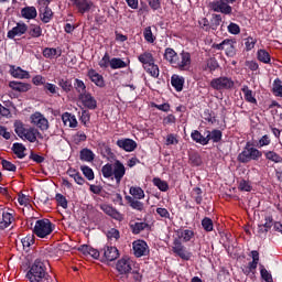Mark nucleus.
<instances>
[{
  "mask_svg": "<svg viewBox=\"0 0 282 282\" xmlns=\"http://www.w3.org/2000/svg\"><path fill=\"white\" fill-rule=\"evenodd\" d=\"M153 184H154V186L159 187V191H163V192L169 191V184L159 177L153 178Z\"/></svg>",
  "mask_w": 282,
  "mask_h": 282,
  "instance_id": "obj_50",
  "label": "nucleus"
},
{
  "mask_svg": "<svg viewBox=\"0 0 282 282\" xmlns=\"http://www.w3.org/2000/svg\"><path fill=\"white\" fill-rule=\"evenodd\" d=\"M117 147L127 153H131L134 149H138V143L132 139H119L117 141Z\"/></svg>",
  "mask_w": 282,
  "mask_h": 282,
  "instance_id": "obj_17",
  "label": "nucleus"
},
{
  "mask_svg": "<svg viewBox=\"0 0 282 282\" xmlns=\"http://www.w3.org/2000/svg\"><path fill=\"white\" fill-rule=\"evenodd\" d=\"M257 58L260 63H264V65H270V62L272 61L270 53L265 50H258Z\"/></svg>",
  "mask_w": 282,
  "mask_h": 282,
  "instance_id": "obj_38",
  "label": "nucleus"
},
{
  "mask_svg": "<svg viewBox=\"0 0 282 282\" xmlns=\"http://www.w3.org/2000/svg\"><path fill=\"white\" fill-rule=\"evenodd\" d=\"M226 0H218L212 2L210 8L214 12H221V14H232V7H230Z\"/></svg>",
  "mask_w": 282,
  "mask_h": 282,
  "instance_id": "obj_12",
  "label": "nucleus"
},
{
  "mask_svg": "<svg viewBox=\"0 0 282 282\" xmlns=\"http://www.w3.org/2000/svg\"><path fill=\"white\" fill-rule=\"evenodd\" d=\"M228 33L229 34H239L241 32V28L237 23L231 22L228 28Z\"/></svg>",
  "mask_w": 282,
  "mask_h": 282,
  "instance_id": "obj_61",
  "label": "nucleus"
},
{
  "mask_svg": "<svg viewBox=\"0 0 282 282\" xmlns=\"http://www.w3.org/2000/svg\"><path fill=\"white\" fill-rule=\"evenodd\" d=\"M241 91L245 96L246 102H250V105H257V98L254 97V93L250 90L248 86H243Z\"/></svg>",
  "mask_w": 282,
  "mask_h": 282,
  "instance_id": "obj_31",
  "label": "nucleus"
},
{
  "mask_svg": "<svg viewBox=\"0 0 282 282\" xmlns=\"http://www.w3.org/2000/svg\"><path fill=\"white\" fill-rule=\"evenodd\" d=\"M99 67L101 69H107V67H111V57L109 56V53H105L102 58L99 61Z\"/></svg>",
  "mask_w": 282,
  "mask_h": 282,
  "instance_id": "obj_46",
  "label": "nucleus"
},
{
  "mask_svg": "<svg viewBox=\"0 0 282 282\" xmlns=\"http://www.w3.org/2000/svg\"><path fill=\"white\" fill-rule=\"evenodd\" d=\"M192 197H193L194 202H196V204H202V202H203L202 188H199V187L194 188L192 192Z\"/></svg>",
  "mask_w": 282,
  "mask_h": 282,
  "instance_id": "obj_55",
  "label": "nucleus"
},
{
  "mask_svg": "<svg viewBox=\"0 0 282 282\" xmlns=\"http://www.w3.org/2000/svg\"><path fill=\"white\" fill-rule=\"evenodd\" d=\"M256 45H257V39L249 36L245 40V47H246L247 52L254 50Z\"/></svg>",
  "mask_w": 282,
  "mask_h": 282,
  "instance_id": "obj_53",
  "label": "nucleus"
},
{
  "mask_svg": "<svg viewBox=\"0 0 282 282\" xmlns=\"http://www.w3.org/2000/svg\"><path fill=\"white\" fill-rule=\"evenodd\" d=\"M62 121L64 122L65 127H69L70 129H76V127H78L76 116L72 115L70 112H64L62 115Z\"/></svg>",
  "mask_w": 282,
  "mask_h": 282,
  "instance_id": "obj_22",
  "label": "nucleus"
},
{
  "mask_svg": "<svg viewBox=\"0 0 282 282\" xmlns=\"http://www.w3.org/2000/svg\"><path fill=\"white\" fill-rule=\"evenodd\" d=\"M130 228H131L133 235H140L142 232V230H147V228H149V224H147L142 220L131 221Z\"/></svg>",
  "mask_w": 282,
  "mask_h": 282,
  "instance_id": "obj_27",
  "label": "nucleus"
},
{
  "mask_svg": "<svg viewBox=\"0 0 282 282\" xmlns=\"http://www.w3.org/2000/svg\"><path fill=\"white\" fill-rule=\"evenodd\" d=\"M79 100L86 107V109H96L98 107V102L96 101V98L91 96L89 93H84L79 95Z\"/></svg>",
  "mask_w": 282,
  "mask_h": 282,
  "instance_id": "obj_16",
  "label": "nucleus"
},
{
  "mask_svg": "<svg viewBox=\"0 0 282 282\" xmlns=\"http://www.w3.org/2000/svg\"><path fill=\"white\" fill-rule=\"evenodd\" d=\"M104 257L107 261H116L120 257V252L116 247H105L104 248Z\"/></svg>",
  "mask_w": 282,
  "mask_h": 282,
  "instance_id": "obj_24",
  "label": "nucleus"
},
{
  "mask_svg": "<svg viewBox=\"0 0 282 282\" xmlns=\"http://www.w3.org/2000/svg\"><path fill=\"white\" fill-rule=\"evenodd\" d=\"M207 138H209V141L213 140V142H220L221 141V131L220 130H213L207 131Z\"/></svg>",
  "mask_w": 282,
  "mask_h": 282,
  "instance_id": "obj_49",
  "label": "nucleus"
},
{
  "mask_svg": "<svg viewBox=\"0 0 282 282\" xmlns=\"http://www.w3.org/2000/svg\"><path fill=\"white\" fill-rule=\"evenodd\" d=\"M21 243H22L24 250H26L28 248H30V246H33L34 235H29V236L22 238Z\"/></svg>",
  "mask_w": 282,
  "mask_h": 282,
  "instance_id": "obj_54",
  "label": "nucleus"
},
{
  "mask_svg": "<svg viewBox=\"0 0 282 282\" xmlns=\"http://www.w3.org/2000/svg\"><path fill=\"white\" fill-rule=\"evenodd\" d=\"M43 34V29H41L39 25H33L30 30V35L33 39H39Z\"/></svg>",
  "mask_w": 282,
  "mask_h": 282,
  "instance_id": "obj_58",
  "label": "nucleus"
},
{
  "mask_svg": "<svg viewBox=\"0 0 282 282\" xmlns=\"http://www.w3.org/2000/svg\"><path fill=\"white\" fill-rule=\"evenodd\" d=\"M131 208H133L134 210H144V204H142V202L133 199L131 196L127 197Z\"/></svg>",
  "mask_w": 282,
  "mask_h": 282,
  "instance_id": "obj_45",
  "label": "nucleus"
},
{
  "mask_svg": "<svg viewBox=\"0 0 282 282\" xmlns=\"http://www.w3.org/2000/svg\"><path fill=\"white\" fill-rule=\"evenodd\" d=\"M80 171L85 177H94V170L87 165H82Z\"/></svg>",
  "mask_w": 282,
  "mask_h": 282,
  "instance_id": "obj_64",
  "label": "nucleus"
},
{
  "mask_svg": "<svg viewBox=\"0 0 282 282\" xmlns=\"http://www.w3.org/2000/svg\"><path fill=\"white\" fill-rule=\"evenodd\" d=\"M191 138H192V140H194V142H197L198 144H203V147H206V144H208V142H209V138L203 137L202 133L197 130H194L191 133Z\"/></svg>",
  "mask_w": 282,
  "mask_h": 282,
  "instance_id": "obj_32",
  "label": "nucleus"
},
{
  "mask_svg": "<svg viewBox=\"0 0 282 282\" xmlns=\"http://www.w3.org/2000/svg\"><path fill=\"white\" fill-rule=\"evenodd\" d=\"M75 89L76 91L80 94H87V86H85V82L80 79H75Z\"/></svg>",
  "mask_w": 282,
  "mask_h": 282,
  "instance_id": "obj_51",
  "label": "nucleus"
},
{
  "mask_svg": "<svg viewBox=\"0 0 282 282\" xmlns=\"http://www.w3.org/2000/svg\"><path fill=\"white\" fill-rule=\"evenodd\" d=\"M260 274L265 282H272V274L265 270L263 264H260Z\"/></svg>",
  "mask_w": 282,
  "mask_h": 282,
  "instance_id": "obj_57",
  "label": "nucleus"
},
{
  "mask_svg": "<svg viewBox=\"0 0 282 282\" xmlns=\"http://www.w3.org/2000/svg\"><path fill=\"white\" fill-rule=\"evenodd\" d=\"M45 276H47V262L36 259L26 273V279L30 282H43Z\"/></svg>",
  "mask_w": 282,
  "mask_h": 282,
  "instance_id": "obj_2",
  "label": "nucleus"
},
{
  "mask_svg": "<svg viewBox=\"0 0 282 282\" xmlns=\"http://www.w3.org/2000/svg\"><path fill=\"white\" fill-rule=\"evenodd\" d=\"M235 42H232V40L230 39H226L224 40L221 43L219 44H213V48L214 50H226V54L227 56H232L235 54V45H234Z\"/></svg>",
  "mask_w": 282,
  "mask_h": 282,
  "instance_id": "obj_15",
  "label": "nucleus"
},
{
  "mask_svg": "<svg viewBox=\"0 0 282 282\" xmlns=\"http://www.w3.org/2000/svg\"><path fill=\"white\" fill-rule=\"evenodd\" d=\"M272 140L270 139V135L264 134L261 137V139L259 140L258 144L259 147H270Z\"/></svg>",
  "mask_w": 282,
  "mask_h": 282,
  "instance_id": "obj_63",
  "label": "nucleus"
},
{
  "mask_svg": "<svg viewBox=\"0 0 282 282\" xmlns=\"http://www.w3.org/2000/svg\"><path fill=\"white\" fill-rule=\"evenodd\" d=\"M9 87L13 89V91H20L22 94L32 89V85L21 82H10Z\"/></svg>",
  "mask_w": 282,
  "mask_h": 282,
  "instance_id": "obj_26",
  "label": "nucleus"
},
{
  "mask_svg": "<svg viewBox=\"0 0 282 282\" xmlns=\"http://www.w3.org/2000/svg\"><path fill=\"white\" fill-rule=\"evenodd\" d=\"M262 155L263 152L259 151L257 148H245V150L238 155V160L246 164L248 162H252V160H259Z\"/></svg>",
  "mask_w": 282,
  "mask_h": 282,
  "instance_id": "obj_7",
  "label": "nucleus"
},
{
  "mask_svg": "<svg viewBox=\"0 0 282 282\" xmlns=\"http://www.w3.org/2000/svg\"><path fill=\"white\" fill-rule=\"evenodd\" d=\"M139 63L143 65V67H147V65H151L152 63H155V58H153V54L151 52H144L138 56Z\"/></svg>",
  "mask_w": 282,
  "mask_h": 282,
  "instance_id": "obj_29",
  "label": "nucleus"
},
{
  "mask_svg": "<svg viewBox=\"0 0 282 282\" xmlns=\"http://www.w3.org/2000/svg\"><path fill=\"white\" fill-rule=\"evenodd\" d=\"M14 131L21 140H26V142L34 143L36 140H43V134L36 128H26L25 123L21 120H15L13 123Z\"/></svg>",
  "mask_w": 282,
  "mask_h": 282,
  "instance_id": "obj_1",
  "label": "nucleus"
},
{
  "mask_svg": "<svg viewBox=\"0 0 282 282\" xmlns=\"http://www.w3.org/2000/svg\"><path fill=\"white\" fill-rule=\"evenodd\" d=\"M252 261L249 263V270H257V265H259V251L253 250L251 251Z\"/></svg>",
  "mask_w": 282,
  "mask_h": 282,
  "instance_id": "obj_44",
  "label": "nucleus"
},
{
  "mask_svg": "<svg viewBox=\"0 0 282 282\" xmlns=\"http://www.w3.org/2000/svg\"><path fill=\"white\" fill-rule=\"evenodd\" d=\"M116 270L119 274H129L133 270V261L129 257H123L117 261Z\"/></svg>",
  "mask_w": 282,
  "mask_h": 282,
  "instance_id": "obj_10",
  "label": "nucleus"
},
{
  "mask_svg": "<svg viewBox=\"0 0 282 282\" xmlns=\"http://www.w3.org/2000/svg\"><path fill=\"white\" fill-rule=\"evenodd\" d=\"M238 184L239 191H245L246 193H250V191H252V184L248 178H240Z\"/></svg>",
  "mask_w": 282,
  "mask_h": 282,
  "instance_id": "obj_43",
  "label": "nucleus"
},
{
  "mask_svg": "<svg viewBox=\"0 0 282 282\" xmlns=\"http://www.w3.org/2000/svg\"><path fill=\"white\" fill-rule=\"evenodd\" d=\"M101 173L104 177H124V173H127V169L124 164L120 161H115L113 164H106L101 169Z\"/></svg>",
  "mask_w": 282,
  "mask_h": 282,
  "instance_id": "obj_3",
  "label": "nucleus"
},
{
  "mask_svg": "<svg viewBox=\"0 0 282 282\" xmlns=\"http://www.w3.org/2000/svg\"><path fill=\"white\" fill-rule=\"evenodd\" d=\"M180 237L181 239H183V241L187 242V241H191L193 237H195V232H193V230L191 229H185L181 231Z\"/></svg>",
  "mask_w": 282,
  "mask_h": 282,
  "instance_id": "obj_52",
  "label": "nucleus"
},
{
  "mask_svg": "<svg viewBox=\"0 0 282 282\" xmlns=\"http://www.w3.org/2000/svg\"><path fill=\"white\" fill-rule=\"evenodd\" d=\"M28 32V24L25 23H18L17 26L11 29L7 36L8 39H14L15 36H23Z\"/></svg>",
  "mask_w": 282,
  "mask_h": 282,
  "instance_id": "obj_18",
  "label": "nucleus"
},
{
  "mask_svg": "<svg viewBox=\"0 0 282 282\" xmlns=\"http://www.w3.org/2000/svg\"><path fill=\"white\" fill-rule=\"evenodd\" d=\"M212 89L216 91H228L235 87V80L228 76L213 78L209 83Z\"/></svg>",
  "mask_w": 282,
  "mask_h": 282,
  "instance_id": "obj_5",
  "label": "nucleus"
},
{
  "mask_svg": "<svg viewBox=\"0 0 282 282\" xmlns=\"http://www.w3.org/2000/svg\"><path fill=\"white\" fill-rule=\"evenodd\" d=\"M55 199L58 206H62V208H67V198H65L63 194H56Z\"/></svg>",
  "mask_w": 282,
  "mask_h": 282,
  "instance_id": "obj_62",
  "label": "nucleus"
},
{
  "mask_svg": "<svg viewBox=\"0 0 282 282\" xmlns=\"http://www.w3.org/2000/svg\"><path fill=\"white\" fill-rule=\"evenodd\" d=\"M73 144H83V142H87V134L84 131H78L72 137Z\"/></svg>",
  "mask_w": 282,
  "mask_h": 282,
  "instance_id": "obj_41",
  "label": "nucleus"
},
{
  "mask_svg": "<svg viewBox=\"0 0 282 282\" xmlns=\"http://www.w3.org/2000/svg\"><path fill=\"white\" fill-rule=\"evenodd\" d=\"M100 208L106 215H108L112 219H116L117 221H122V219H124V216H122V214H120V212H118L112 206L101 205Z\"/></svg>",
  "mask_w": 282,
  "mask_h": 282,
  "instance_id": "obj_19",
  "label": "nucleus"
},
{
  "mask_svg": "<svg viewBox=\"0 0 282 282\" xmlns=\"http://www.w3.org/2000/svg\"><path fill=\"white\" fill-rule=\"evenodd\" d=\"M88 78L94 83L97 87H105V77L100 75L96 69L90 68L88 70Z\"/></svg>",
  "mask_w": 282,
  "mask_h": 282,
  "instance_id": "obj_20",
  "label": "nucleus"
},
{
  "mask_svg": "<svg viewBox=\"0 0 282 282\" xmlns=\"http://www.w3.org/2000/svg\"><path fill=\"white\" fill-rule=\"evenodd\" d=\"M265 160L269 162H274V164H279L282 162V143H281V153H276L274 150H268L264 152Z\"/></svg>",
  "mask_w": 282,
  "mask_h": 282,
  "instance_id": "obj_25",
  "label": "nucleus"
},
{
  "mask_svg": "<svg viewBox=\"0 0 282 282\" xmlns=\"http://www.w3.org/2000/svg\"><path fill=\"white\" fill-rule=\"evenodd\" d=\"M30 122L33 127L40 129V131H47L50 129V121L45 118V115L36 111L30 116Z\"/></svg>",
  "mask_w": 282,
  "mask_h": 282,
  "instance_id": "obj_8",
  "label": "nucleus"
},
{
  "mask_svg": "<svg viewBox=\"0 0 282 282\" xmlns=\"http://www.w3.org/2000/svg\"><path fill=\"white\" fill-rule=\"evenodd\" d=\"M110 67L112 69H124V67H129V64L120 57H113L110 59Z\"/></svg>",
  "mask_w": 282,
  "mask_h": 282,
  "instance_id": "obj_36",
  "label": "nucleus"
},
{
  "mask_svg": "<svg viewBox=\"0 0 282 282\" xmlns=\"http://www.w3.org/2000/svg\"><path fill=\"white\" fill-rule=\"evenodd\" d=\"M10 74L13 78H20L22 80L23 78H30V73L28 70H23L21 67L11 66Z\"/></svg>",
  "mask_w": 282,
  "mask_h": 282,
  "instance_id": "obj_30",
  "label": "nucleus"
},
{
  "mask_svg": "<svg viewBox=\"0 0 282 282\" xmlns=\"http://www.w3.org/2000/svg\"><path fill=\"white\" fill-rule=\"evenodd\" d=\"M202 226L204 228V230H206V232H212L213 230V220L210 218H204L202 220Z\"/></svg>",
  "mask_w": 282,
  "mask_h": 282,
  "instance_id": "obj_59",
  "label": "nucleus"
},
{
  "mask_svg": "<svg viewBox=\"0 0 282 282\" xmlns=\"http://www.w3.org/2000/svg\"><path fill=\"white\" fill-rule=\"evenodd\" d=\"M134 257H147L149 254V245L144 240H137L132 243Z\"/></svg>",
  "mask_w": 282,
  "mask_h": 282,
  "instance_id": "obj_13",
  "label": "nucleus"
},
{
  "mask_svg": "<svg viewBox=\"0 0 282 282\" xmlns=\"http://www.w3.org/2000/svg\"><path fill=\"white\" fill-rule=\"evenodd\" d=\"M12 151L14 155H17V158H19L20 160H23V158H25L26 149L25 145H23V143H13Z\"/></svg>",
  "mask_w": 282,
  "mask_h": 282,
  "instance_id": "obj_35",
  "label": "nucleus"
},
{
  "mask_svg": "<svg viewBox=\"0 0 282 282\" xmlns=\"http://www.w3.org/2000/svg\"><path fill=\"white\" fill-rule=\"evenodd\" d=\"M40 17L43 23H50L52 21V17H54L52 9H50L48 7H44V9L40 10Z\"/></svg>",
  "mask_w": 282,
  "mask_h": 282,
  "instance_id": "obj_39",
  "label": "nucleus"
},
{
  "mask_svg": "<svg viewBox=\"0 0 282 282\" xmlns=\"http://www.w3.org/2000/svg\"><path fill=\"white\" fill-rule=\"evenodd\" d=\"M185 79L183 76L180 75H172L171 77V85L174 87L175 91H182L184 89Z\"/></svg>",
  "mask_w": 282,
  "mask_h": 282,
  "instance_id": "obj_28",
  "label": "nucleus"
},
{
  "mask_svg": "<svg viewBox=\"0 0 282 282\" xmlns=\"http://www.w3.org/2000/svg\"><path fill=\"white\" fill-rule=\"evenodd\" d=\"M130 195L135 199H144V191L141 187H131Z\"/></svg>",
  "mask_w": 282,
  "mask_h": 282,
  "instance_id": "obj_48",
  "label": "nucleus"
},
{
  "mask_svg": "<svg viewBox=\"0 0 282 282\" xmlns=\"http://www.w3.org/2000/svg\"><path fill=\"white\" fill-rule=\"evenodd\" d=\"M14 220L12 213L8 209L0 208V229L6 230V228L10 227V224Z\"/></svg>",
  "mask_w": 282,
  "mask_h": 282,
  "instance_id": "obj_14",
  "label": "nucleus"
},
{
  "mask_svg": "<svg viewBox=\"0 0 282 282\" xmlns=\"http://www.w3.org/2000/svg\"><path fill=\"white\" fill-rule=\"evenodd\" d=\"M177 135L170 133L166 137L165 144L166 147H171V144H178Z\"/></svg>",
  "mask_w": 282,
  "mask_h": 282,
  "instance_id": "obj_60",
  "label": "nucleus"
},
{
  "mask_svg": "<svg viewBox=\"0 0 282 282\" xmlns=\"http://www.w3.org/2000/svg\"><path fill=\"white\" fill-rule=\"evenodd\" d=\"M36 8L34 7H26L21 10V17L23 19H28L29 21L37 17Z\"/></svg>",
  "mask_w": 282,
  "mask_h": 282,
  "instance_id": "obj_33",
  "label": "nucleus"
},
{
  "mask_svg": "<svg viewBox=\"0 0 282 282\" xmlns=\"http://www.w3.org/2000/svg\"><path fill=\"white\" fill-rule=\"evenodd\" d=\"M143 37L147 43H155V35H153V31H151V26H147L143 31Z\"/></svg>",
  "mask_w": 282,
  "mask_h": 282,
  "instance_id": "obj_47",
  "label": "nucleus"
},
{
  "mask_svg": "<svg viewBox=\"0 0 282 282\" xmlns=\"http://www.w3.org/2000/svg\"><path fill=\"white\" fill-rule=\"evenodd\" d=\"M61 54H62L61 50H56V48L46 47L43 51V56L45 58H58Z\"/></svg>",
  "mask_w": 282,
  "mask_h": 282,
  "instance_id": "obj_42",
  "label": "nucleus"
},
{
  "mask_svg": "<svg viewBox=\"0 0 282 282\" xmlns=\"http://www.w3.org/2000/svg\"><path fill=\"white\" fill-rule=\"evenodd\" d=\"M143 68L150 74V76H152V78H158L160 76V67L155 64V62L148 64Z\"/></svg>",
  "mask_w": 282,
  "mask_h": 282,
  "instance_id": "obj_40",
  "label": "nucleus"
},
{
  "mask_svg": "<svg viewBox=\"0 0 282 282\" xmlns=\"http://www.w3.org/2000/svg\"><path fill=\"white\" fill-rule=\"evenodd\" d=\"M73 7L79 14H87L94 8V1L91 0H73Z\"/></svg>",
  "mask_w": 282,
  "mask_h": 282,
  "instance_id": "obj_11",
  "label": "nucleus"
},
{
  "mask_svg": "<svg viewBox=\"0 0 282 282\" xmlns=\"http://www.w3.org/2000/svg\"><path fill=\"white\" fill-rule=\"evenodd\" d=\"M33 232L40 239H47L54 232V226L50 219L36 220Z\"/></svg>",
  "mask_w": 282,
  "mask_h": 282,
  "instance_id": "obj_4",
  "label": "nucleus"
},
{
  "mask_svg": "<svg viewBox=\"0 0 282 282\" xmlns=\"http://www.w3.org/2000/svg\"><path fill=\"white\" fill-rule=\"evenodd\" d=\"M172 252H174L176 257H180V259H183V261H191V257H193V253L186 250L180 239H174Z\"/></svg>",
  "mask_w": 282,
  "mask_h": 282,
  "instance_id": "obj_9",
  "label": "nucleus"
},
{
  "mask_svg": "<svg viewBox=\"0 0 282 282\" xmlns=\"http://www.w3.org/2000/svg\"><path fill=\"white\" fill-rule=\"evenodd\" d=\"M177 55L178 54H177V52H175V50H173L171 47L165 48L164 58H165V61H167V63H170V65H172V67L175 64Z\"/></svg>",
  "mask_w": 282,
  "mask_h": 282,
  "instance_id": "obj_34",
  "label": "nucleus"
},
{
  "mask_svg": "<svg viewBox=\"0 0 282 282\" xmlns=\"http://www.w3.org/2000/svg\"><path fill=\"white\" fill-rule=\"evenodd\" d=\"M191 53L183 51L176 55V59L172 67H174V69H178L180 72H188V69H191Z\"/></svg>",
  "mask_w": 282,
  "mask_h": 282,
  "instance_id": "obj_6",
  "label": "nucleus"
},
{
  "mask_svg": "<svg viewBox=\"0 0 282 282\" xmlns=\"http://www.w3.org/2000/svg\"><path fill=\"white\" fill-rule=\"evenodd\" d=\"M79 252H83L85 257H91L93 259H99L100 257V251L97 249H94V247L89 245H82L78 248Z\"/></svg>",
  "mask_w": 282,
  "mask_h": 282,
  "instance_id": "obj_21",
  "label": "nucleus"
},
{
  "mask_svg": "<svg viewBox=\"0 0 282 282\" xmlns=\"http://www.w3.org/2000/svg\"><path fill=\"white\" fill-rule=\"evenodd\" d=\"M79 160L82 162L91 163L96 160V153H94L89 148H84L79 151Z\"/></svg>",
  "mask_w": 282,
  "mask_h": 282,
  "instance_id": "obj_23",
  "label": "nucleus"
},
{
  "mask_svg": "<svg viewBox=\"0 0 282 282\" xmlns=\"http://www.w3.org/2000/svg\"><path fill=\"white\" fill-rule=\"evenodd\" d=\"M57 85L62 90L65 91V94H69V91L73 89L72 80L68 78H57Z\"/></svg>",
  "mask_w": 282,
  "mask_h": 282,
  "instance_id": "obj_37",
  "label": "nucleus"
},
{
  "mask_svg": "<svg viewBox=\"0 0 282 282\" xmlns=\"http://www.w3.org/2000/svg\"><path fill=\"white\" fill-rule=\"evenodd\" d=\"M273 94L274 96H279L280 98H282V84L279 79H275L273 83Z\"/></svg>",
  "mask_w": 282,
  "mask_h": 282,
  "instance_id": "obj_56",
  "label": "nucleus"
}]
</instances>
